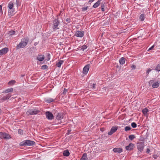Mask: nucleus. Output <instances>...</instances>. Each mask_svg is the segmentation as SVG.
<instances>
[{
    "label": "nucleus",
    "instance_id": "1a4fd4ad",
    "mask_svg": "<svg viewBox=\"0 0 160 160\" xmlns=\"http://www.w3.org/2000/svg\"><path fill=\"white\" fill-rule=\"evenodd\" d=\"M89 68L90 64H89L85 65L83 69V73L85 75H86L87 74L89 69Z\"/></svg>",
    "mask_w": 160,
    "mask_h": 160
},
{
    "label": "nucleus",
    "instance_id": "7ed1b4c3",
    "mask_svg": "<svg viewBox=\"0 0 160 160\" xmlns=\"http://www.w3.org/2000/svg\"><path fill=\"white\" fill-rule=\"evenodd\" d=\"M13 5V3L12 2H10L8 5V7L9 9L8 13L11 16H12L15 12Z\"/></svg>",
    "mask_w": 160,
    "mask_h": 160
},
{
    "label": "nucleus",
    "instance_id": "58836bf2",
    "mask_svg": "<svg viewBox=\"0 0 160 160\" xmlns=\"http://www.w3.org/2000/svg\"><path fill=\"white\" fill-rule=\"evenodd\" d=\"M152 70V69H150V68H149L148 69V70H147V72H146V74L148 75L149 72Z\"/></svg>",
    "mask_w": 160,
    "mask_h": 160
},
{
    "label": "nucleus",
    "instance_id": "423d86ee",
    "mask_svg": "<svg viewBox=\"0 0 160 160\" xmlns=\"http://www.w3.org/2000/svg\"><path fill=\"white\" fill-rule=\"evenodd\" d=\"M11 138L10 136L5 132H0V138L9 139Z\"/></svg>",
    "mask_w": 160,
    "mask_h": 160
},
{
    "label": "nucleus",
    "instance_id": "5fc2aeb1",
    "mask_svg": "<svg viewBox=\"0 0 160 160\" xmlns=\"http://www.w3.org/2000/svg\"><path fill=\"white\" fill-rule=\"evenodd\" d=\"M1 109H0V112H1Z\"/></svg>",
    "mask_w": 160,
    "mask_h": 160
},
{
    "label": "nucleus",
    "instance_id": "473e14b6",
    "mask_svg": "<svg viewBox=\"0 0 160 160\" xmlns=\"http://www.w3.org/2000/svg\"><path fill=\"white\" fill-rule=\"evenodd\" d=\"M131 129V128L130 126H127L125 128V130L126 131H127L130 130Z\"/></svg>",
    "mask_w": 160,
    "mask_h": 160
},
{
    "label": "nucleus",
    "instance_id": "a878e982",
    "mask_svg": "<svg viewBox=\"0 0 160 160\" xmlns=\"http://www.w3.org/2000/svg\"><path fill=\"white\" fill-rule=\"evenodd\" d=\"M148 112V110L147 108H145L143 109L142 110V112L145 115H147V113Z\"/></svg>",
    "mask_w": 160,
    "mask_h": 160
},
{
    "label": "nucleus",
    "instance_id": "a18cd8bd",
    "mask_svg": "<svg viewBox=\"0 0 160 160\" xmlns=\"http://www.w3.org/2000/svg\"><path fill=\"white\" fill-rule=\"evenodd\" d=\"M95 85H96V84H93V86H92V88L93 89H94L95 88Z\"/></svg>",
    "mask_w": 160,
    "mask_h": 160
},
{
    "label": "nucleus",
    "instance_id": "de8ad7c7",
    "mask_svg": "<svg viewBox=\"0 0 160 160\" xmlns=\"http://www.w3.org/2000/svg\"><path fill=\"white\" fill-rule=\"evenodd\" d=\"M71 131V130H68V134H70V132Z\"/></svg>",
    "mask_w": 160,
    "mask_h": 160
},
{
    "label": "nucleus",
    "instance_id": "20e7f679",
    "mask_svg": "<svg viewBox=\"0 0 160 160\" xmlns=\"http://www.w3.org/2000/svg\"><path fill=\"white\" fill-rule=\"evenodd\" d=\"M59 21L58 19H56L53 21L52 25V28L54 31H55L56 30L59 29L58 26L59 25Z\"/></svg>",
    "mask_w": 160,
    "mask_h": 160
},
{
    "label": "nucleus",
    "instance_id": "4c0bfd02",
    "mask_svg": "<svg viewBox=\"0 0 160 160\" xmlns=\"http://www.w3.org/2000/svg\"><path fill=\"white\" fill-rule=\"evenodd\" d=\"M18 133L19 134H22L23 133V130H21V129H19L18 130Z\"/></svg>",
    "mask_w": 160,
    "mask_h": 160
},
{
    "label": "nucleus",
    "instance_id": "c756f323",
    "mask_svg": "<svg viewBox=\"0 0 160 160\" xmlns=\"http://www.w3.org/2000/svg\"><path fill=\"white\" fill-rule=\"evenodd\" d=\"M155 70L159 72L160 71V64H158L157 66L156 67L155 69Z\"/></svg>",
    "mask_w": 160,
    "mask_h": 160
},
{
    "label": "nucleus",
    "instance_id": "39448f33",
    "mask_svg": "<svg viewBox=\"0 0 160 160\" xmlns=\"http://www.w3.org/2000/svg\"><path fill=\"white\" fill-rule=\"evenodd\" d=\"M160 83L159 81L154 82V80H150L149 82V84L152 85V87L153 88H158L160 85Z\"/></svg>",
    "mask_w": 160,
    "mask_h": 160
},
{
    "label": "nucleus",
    "instance_id": "6e6552de",
    "mask_svg": "<svg viewBox=\"0 0 160 160\" xmlns=\"http://www.w3.org/2000/svg\"><path fill=\"white\" fill-rule=\"evenodd\" d=\"M84 34V32L83 31H78L76 32L75 35L78 37L82 38Z\"/></svg>",
    "mask_w": 160,
    "mask_h": 160
},
{
    "label": "nucleus",
    "instance_id": "c85d7f7f",
    "mask_svg": "<svg viewBox=\"0 0 160 160\" xmlns=\"http://www.w3.org/2000/svg\"><path fill=\"white\" fill-rule=\"evenodd\" d=\"M128 138L130 140H132L135 138V137L134 135H130L129 136Z\"/></svg>",
    "mask_w": 160,
    "mask_h": 160
},
{
    "label": "nucleus",
    "instance_id": "2eb2a0df",
    "mask_svg": "<svg viewBox=\"0 0 160 160\" xmlns=\"http://www.w3.org/2000/svg\"><path fill=\"white\" fill-rule=\"evenodd\" d=\"M113 151L115 152L120 153L122 152V149L121 148H115L113 149Z\"/></svg>",
    "mask_w": 160,
    "mask_h": 160
},
{
    "label": "nucleus",
    "instance_id": "dca6fc26",
    "mask_svg": "<svg viewBox=\"0 0 160 160\" xmlns=\"http://www.w3.org/2000/svg\"><path fill=\"white\" fill-rule=\"evenodd\" d=\"M44 59V56L43 55H38L37 57V59L40 61H43Z\"/></svg>",
    "mask_w": 160,
    "mask_h": 160
},
{
    "label": "nucleus",
    "instance_id": "ddd939ff",
    "mask_svg": "<svg viewBox=\"0 0 160 160\" xmlns=\"http://www.w3.org/2000/svg\"><path fill=\"white\" fill-rule=\"evenodd\" d=\"M144 147V143L143 142H140L138 146V149L141 152H142L143 150Z\"/></svg>",
    "mask_w": 160,
    "mask_h": 160
},
{
    "label": "nucleus",
    "instance_id": "412c9836",
    "mask_svg": "<svg viewBox=\"0 0 160 160\" xmlns=\"http://www.w3.org/2000/svg\"><path fill=\"white\" fill-rule=\"evenodd\" d=\"M54 101V99L51 98H50L47 99H45V102L48 103L53 102Z\"/></svg>",
    "mask_w": 160,
    "mask_h": 160
},
{
    "label": "nucleus",
    "instance_id": "2f4dec72",
    "mask_svg": "<svg viewBox=\"0 0 160 160\" xmlns=\"http://www.w3.org/2000/svg\"><path fill=\"white\" fill-rule=\"evenodd\" d=\"M87 48V47L86 45H84L82 46L81 47V49L82 51H84Z\"/></svg>",
    "mask_w": 160,
    "mask_h": 160
},
{
    "label": "nucleus",
    "instance_id": "9d476101",
    "mask_svg": "<svg viewBox=\"0 0 160 160\" xmlns=\"http://www.w3.org/2000/svg\"><path fill=\"white\" fill-rule=\"evenodd\" d=\"M118 127H112L110 131L108 133V134L109 135H111L114 133L118 129Z\"/></svg>",
    "mask_w": 160,
    "mask_h": 160
},
{
    "label": "nucleus",
    "instance_id": "bb28decb",
    "mask_svg": "<svg viewBox=\"0 0 160 160\" xmlns=\"http://www.w3.org/2000/svg\"><path fill=\"white\" fill-rule=\"evenodd\" d=\"M100 3L98 1H97L93 6V7L94 8H97L100 5Z\"/></svg>",
    "mask_w": 160,
    "mask_h": 160
},
{
    "label": "nucleus",
    "instance_id": "aec40b11",
    "mask_svg": "<svg viewBox=\"0 0 160 160\" xmlns=\"http://www.w3.org/2000/svg\"><path fill=\"white\" fill-rule=\"evenodd\" d=\"M119 62L121 64H124L125 62L124 58L123 57L121 58L119 60Z\"/></svg>",
    "mask_w": 160,
    "mask_h": 160
},
{
    "label": "nucleus",
    "instance_id": "f8f14e48",
    "mask_svg": "<svg viewBox=\"0 0 160 160\" xmlns=\"http://www.w3.org/2000/svg\"><path fill=\"white\" fill-rule=\"evenodd\" d=\"M8 49L7 48H5L0 50V56L5 54L8 51Z\"/></svg>",
    "mask_w": 160,
    "mask_h": 160
},
{
    "label": "nucleus",
    "instance_id": "a19ab883",
    "mask_svg": "<svg viewBox=\"0 0 160 160\" xmlns=\"http://www.w3.org/2000/svg\"><path fill=\"white\" fill-rule=\"evenodd\" d=\"M88 7H83L82 8V10L83 11H86L88 9Z\"/></svg>",
    "mask_w": 160,
    "mask_h": 160
},
{
    "label": "nucleus",
    "instance_id": "8fccbe9b",
    "mask_svg": "<svg viewBox=\"0 0 160 160\" xmlns=\"http://www.w3.org/2000/svg\"><path fill=\"white\" fill-rule=\"evenodd\" d=\"M105 5L104 4H102L101 5V8H104Z\"/></svg>",
    "mask_w": 160,
    "mask_h": 160
},
{
    "label": "nucleus",
    "instance_id": "cd10ccee",
    "mask_svg": "<svg viewBox=\"0 0 160 160\" xmlns=\"http://www.w3.org/2000/svg\"><path fill=\"white\" fill-rule=\"evenodd\" d=\"M16 4L18 8V7L21 5V2L20 0H16Z\"/></svg>",
    "mask_w": 160,
    "mask_h": 160
},
{
    "label": "nucleus",
    "instance_id": "6ab92c4d",
    "mask_svg": "<svg viewBox=\"0 0 160 160\" xmlns=\"http://www.w3.org/2000/svg\"><path fill=\"white\" fill-rule=\"evenodd\" d=\"M87 156L86 153H84L80 160H88Z\"/></svg>",
    "mask_w": 160,
    "mask_h": 160
},
{
    "label": "nucleus",
    "instance_id": "b1692460",
    "mask_svg": "<svg viewBox=\"0 0 160 160\" xmlns=\"http://www.w3.org/2000/svg\"><path fill=\"white\" fill-rule=\"evenodd\" d=\"M13 91V88H8L6 90L4 91V92L5 93H8L9 92H12Z\"/></svg>",
    "mask_w": 160,
    "mask_h": 160
},
{
    "label": "nucleus",
    "instance_id": "7c9ffc66",
    "mask_svg": "<svg viewBox=\"0 0 160 160\" xmlns=\"http://www.w3.org/2000/svg\"><path fill=\"white\" fill-rule=\"evenodd\" d=\"M15 82H16V81L15 80H11V81H10L8 82V84L9 85H13L14 83H15Z\"/></svg>",
    "mask_w": 160,
    "mask_h": 160
},
{
    "label": "nucleus",
    "instance_id": "5701e85b",
    "mask_svg": "<svg viewBox=\"0 0 160 160\" xmlns=\"http://www.w3.org/2000/svg\"><path fill=\"white\" fill-rule=\"evenodd\" d=\"M63 60H60L59 62L56 63V66L58 67H60L61 65L63 63Z\"/></svg>",
    "mask_w": 160,
    "mask_h": 160
},
{
    "label": "nucleus",
    "instance_id": "864d4df0",
    "mask_svg": "<svg viewBox=\"0 0 160 160\" xmlns=\"http://www.w3.org/2000/svg\"><path fill=\"white\" fill-rule=\"evenodd\" d=\"M24 76V75H21V76L22 77H23Z\"/></svg>",
    "mask_w": 160,
    "mask_h": 160
},
{
    "label": "nucleus",
    "instance_id": "09e8293b",
    "mask_svg": "<svg viewBox=\"0 0 160 160\" xmlns=\"http://www.w3.org/2000/svg\"><path fill=\"white\" fill-rule=\"evenodd\" d=\"M102 11L103 12L104 11V8H101Z\"/></svg>",
    "mask_w": 160,
    "mask_h": 160
},
{
    "label": "nucleus",
    "instance_id": "f3484780",
    "mask_svg": "<svg viewBox=\"0 0 160 160\" xmlns=\"http://www.w3.org/2000/svg\"><path fill=\"white\" fill-rule=\"evenodd\" d=\"M15 32L14 31L11 30L8 31L7 33V34L8 36H10L12 35H14L15 34Z\"/></svg>",
    "mask_w": 160,
    "mask_h": 160
},
{
    "label": "nucleus",
    "instance_id": "f03ea898",
    "mask_svg": "<svg viewBox=\"0 0 160 160\" xmlns=\"http://www.w3.org/2000/svg\"><path fill=\"white\" fill-rule=\"evenodd\" d=\"M35 142L32 141L30 140H24L21 142L20 145L21 146H32L35 145Z\"/></svg>",
    "mask_w": 160,
    "mask_h": 160
},
{
    "label": "nucleus",
    "instance_id": "3c124183",
    "mask_svg": "<svg viewBox=\"0 0 160 160\" xmlns=\"http://www.w3.org/2000/svg\"><path fill=\"white\" fill-rule=\"evenodd\" d=\"M94 0H89V2H92L94 1Z\"/></svg>",
    "mask_w": 160,
    "mask_h": 160
},
{
    "label": "nucleus",
    "instance_id": "ea45409f",
    "mask_svg": "<svg viewBox=\"0 0 160 160\" xmlns=\"http://www.w3.org/2000/svg\"><path fill=\"white\" fill-rule=\"evenodd\" d=\"M66 22L67 23H70V21H71V20L70 18H67L66 20Z\"/></svg>",
    "mask_w": 160,
    "mask_h": 160
},
{
    "label": "nucleus",
    "instance_id": "49530a36",
    "mask_svg": "<svg viewBox=\"0 0 160 160\" xmlns=\"http://www.w3.org/2000/svg\"><path fill=\"white\" fill-rule=\"evenodd\" d=\"M0 12H2V6L1 5H0Z\"/></svg>",
    "mask_w": 160,
    "mask_h": 160
},
{
    "label": "nucleus",
    "instance_id": "603ef678",
    "mask_svg": "<svg viewBox=\"0 0 160 160\" xmlns=\"http://www.w3.org/2000/svg\"><path fill=\"white\" fill-rule=\"evenodd\" d=\"M147 152H148V153H149L150 151V150L149 149H147Z\"/></svg>",
    "mask_w": 160,
    "mask_h": 160
},
{
    "label": "nucleus",
    "instance_id": "37998d69",
    "mask_svg": "<svg viewBox=\"0 0 160 160\" xmlns=\"http://www.w3.org/2000/svg\"><path fill=\"white\" fill-rule=\"evenodd\" d=\"M154 45H152L151 48H149V49L148 50V51H149V50H152L154 48Z\"/></svg>",
    "mask_w": 160,
    "mask_h": 160
},
{
    "label": "nucleus",
    "instance_id": "72a5a7b5",
    "mask_svg": "<svg viewBox=\"0 0 160 160\" xmlns=\"http://www.w3.org/2000/svg\"><path fill=\"white\" fill-rule=\"evenodd\" d=\"M132 127L133 128H136L137 127V124L134 122H132L131 124Z\"/></svg>",
    "mask_w": 160,
    "mask_h": 160
},
{
    "label": "nucleus",
    "instance_id": "f257e3e1",
    "mask_svg": "<svg viewBox=\"0 0 160 160\" xmlns=\"http://www.w3.org/2000/svg\"><path fill=\"white\" fill-rule=\"evenodd\" d=\"M28 41L29 38L27 37L22 38L20 43L17 46L16 49L24 48L27 45Z\"/></svg>",
    "mask_w": 160,
    "mask_h": 160
},
{
    "label": "nucleus",
    "instance_id": "f704fd0d",
    "mask_svg": "<svg viewBox=\"0 0 160 160\" xmlns=\"http://www.w3.org/2000/svg\"><path fill=\"white\" fill-rule=\"evenodd\" d=\"M48 68V66L46 65H43L41 67V69H45Z\"/></svg>",
    "mask_w": 160,
    "mask_h": 160
},
{
    "label": "nucleus",
    "instance_id": "e433bc0d",
    "mask_svg": "<svg viewBox=\"0 0 160 160\" xmlns=\"http://www.w3.org/2000/svg\"><path fill=\"white\" fill-rule=\"evenodd\" d=\"M47 58L46 59V60L47 61H48L50 60V54L49 53H48L47 56Z\"/></svg>",
    "mask_w": 160,
    "mask_h": 160
},
{
    "label": "nucleus",
    "instance_id": "c9c22d12",
    "mask_svg": "<svg viewBox=\"0 0 160 160\" xmlns=\"http://www.w3.org/2000/svg\"><path fill=\"white\" fill-rule=\"evenodd\" d=\"M58 115H57V117L58 119H62V116L61 115H61V114H58Z\"/></svg>",
    "mask_w": 160,
    "mask_h": 160
},
{
    "label": "nucleus",
    "instance_id": "0eeeda50",
    "mask_svg": "<svg viewBox=\"0 0 160 160\" xmlns=\"http://www.w3.org/2000/svg\"><path fill=\"white\" fill-rule=\"evenodd\" d=\"M39 112V111L37 110L31 109L28 111L27 112V114H29L31 115H34L37 114Z\"/></svg>",
    "mask_w": 160,
    "mask_h": 160
},
{
    "label": "nucleus",
    "instance_id": "4468645a",
    "mask_svg": "<svg viewBox=\"0 0 160 160\" xmlns=\"http://www.w3.org/2000/svg\"><path fill=\"white\" fill-rule=\"evenodd\" d=\"M134 147V144L130 143L129 145L126 146L125 148L127 150L130 151L133 149Z\"/></svg>",
    "mask_w": 160,
    "mask_h": 160
},
{
    "label": "nucleus",
    "instance_id": "79ce46f5",
    "mask_svg": "<svg viewBox=\"0 0 160 160\" xmlns=\"http://www.w3.org/2000/svg\"><path fill=\"white\" fill-rule=\"evenodd\" d=\"M136 67V66L135 65H133L131 66V68H132V69H135Z\"/></svg>",
    "mask_w": 160,
    "mask_h": 160
},
{
    "label": "nucleus",
    "instance_id": "9b49d317",
    "mask_svg": "<svg viewBox=\"0 0 160 160\" xmlns=\"http://www.w3.org/2000/svg\"><path fill=\"white\" fill-rule=\"evenodd\" d=\"M46 118L49 120H52L53 118V114L49 112H46Z\"/></svg>",
    "mask_w": 160,
    "mask_h": 160
},
{
    "label": "nucleus",
    "instance_id": "c03bdc74",
    "mask_svg": "<svg viewBox=\"0 0 160 160\" xmlns=\"http://www.w3.org/2000/svg\"><path fill=\"white\" fill-rule=\"evenodd\" d=\"M67 92V89H66V88H64V89L63 93L64 94H65Z\"/></svg>",
    "mask_w": 160,
    "mask_h": 160
},
{
    "label": "nucleus",
    "instance_id": "4be33fe9",
    "mask_svg": "<svg viewBox=\"0 0 160 160\" xmlns=\"http://www.w3.org/2000/svg\"><path fill=\"white\" fill-rule=\"evenodd\" d=\"M145 18V14H141L139 17V19L141 21H142L144 20Z\"/></svg>",
    "mask_w": 160,
    "mask_h": 160
},
{
    "label": "nucleus",
    "instance_id": "a211bd4d",
    "mask_svg": "<svg viewBox=\"0 0 160 160\" xmlns=\"http://www.w3.org/2000/svg\"><path fill=\"white\" fill-rule=\"evenodd\" d=\"M63 154L65 156L68 157L69 156L70 153L68 150H67L63 151Z\"/></svg>",
    "mask_w": 160,
    "mask_h": 160
},
{
    "label": "nucleus",
    "instance_id": "393cba45",
    "mask_svg": "<svg viewBox=\"0 0 160 160\" xmlns=\"http://www.w3.org/2000/svg\"><path fill=\"white\" fill-rule=\"evenodd\" d=\"M11 95L10 94H8L3 97V99L4 100L9 99L11 97Z\"/></svg>",
    "mask_w": 160,
    "mask_h": 160
}]
</instances>
